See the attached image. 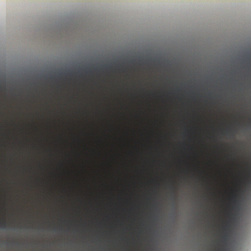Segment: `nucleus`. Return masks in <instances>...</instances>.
Segmentation results:
<instances>
[{
  "instance_id": "obj_1",
  "label": "nucleus",
  "mask_w": 251,
  "mask_h": 251,
  "mask_svg": "<svg viewBox=\"0 0 251 251\" xmlns=\"http://www.w3.org/2000/svg\"><path fill=\"white\" fill-rule=\"evenodd\" d=\"M238 195L237 194H233L231 198H230V200L233 204H236L237 202V199L238 198Z\"/></svg>"
},
{
  "instance_id": "obj_2",
  "label": "nucleus",
  "mask_w": 251,
  "mask_h": 251,
  "mask_svg": "<svg viewBox=\"0 0 251 251\" xmlns=\"http://www.w3.org/2000/svg\"><path fill=\"white\" fill-rule=\"evenodd\" d=\"M6 222L0 216V227H2L3 228H5L6 227Z\"/></svg>"
},
{
  "instance_id": "obj_3",
  "label": "nucleus",
  "mask_w": 251,
  "mask_h": 251,
  "mask_svg": "<svg viewBox=\"0 0 251 251\" xmlns=\"http://www.w3.org/2000/svg\"><path fill=\"white\" fill-rule=\"evenodd\" d=\"M232 214H231V213H229L228 215H231Z\"/></svg>"
},
{
  "instance_id": "obj_4",
  "label": "nucleus",
  "mask_w": 251,
  "mask_h": 251,
  "mask_svg": "<svg viewBox=\"0 0 251 251\" xmlns=\"http://www.w3.org/2000/svg\"><path fill=\"white\" fill-rule=\"evenodd\" d=\"M249 177H250V178H251V176H249Z\"/></svg>"
}]
</instances>
